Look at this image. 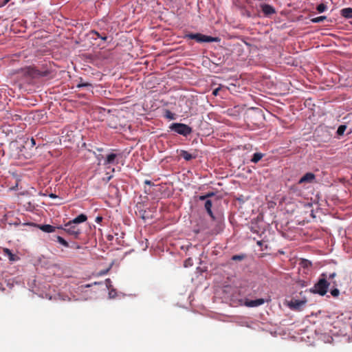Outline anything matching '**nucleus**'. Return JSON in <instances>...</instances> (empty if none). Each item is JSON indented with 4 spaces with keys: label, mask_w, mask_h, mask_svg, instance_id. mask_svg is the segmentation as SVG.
I'll list each match as a JSON object with an SVG mask.
<instances>
[{
    "label": "nucleus",
    "mask_w": 352,
    "mask_h": 352,
    "mask_svg": "<svg viewBox=\"0 0 352 352\" xmlns=\"http://www.w3.org/2000/svg\"><path fill=\"white\" fill-rule=\"evenodd\" d=\"M184 38L193 39V40H195L197 43H212V42H217L219 41V38L218 37L207 36V35L202 34L201 33L186 34L184 36Z\"/></svg>",
    "instance_id": "nucleus-1"
},
{
    "label": "nucleus",
    "mask_w": 352,
    "mask_h": 352,
    "mask_svg": "<svg viewBox=\"0 0 352 352\" xmlns=\"http://www.w3.org/2000/svg\"><path fill=\"white\" fill-rule=\"evenodd\" d=\"M329 285V283L324 277V274H322V277L320 278L314 286L310 289V292L314 294H318L320 296H324L327 292Z\"/></svg>",
    "instance_id": "nucleus-2"
},
{
    "label": "nucleus",
    "mask_w": 352,
    "mask_h": 352,
    "mask_svg": "<svg viewBox=\"0 0 352 352\" xmlns=\"http://www.w3.org/2000/svg\"><path fill=\"white\" fill-rule=\"evenodd\" d=\"M169 129L184 136H188L192 133V128L183 123H173L170 125Z\"/></svg>",
    "instance_id": "nucleus-3"
},
{
    "label": "nucleus",
    "mask_w": 352,
    "mask_h": 352,
    "mask_svg": "<svg viewBox=\"0 0 352 352\" xmlns=\"http://www.w3.org/2000/svg\"><path fill=\"white\" fill-rule=\"evenodd\" d=\"M63 230L69 234L73 236L75 239H78L79 235L81 234V230L78 226L71 221L65 224Z\"/></svg>",
    "instance_id": "nucleus-4"
},
{
    "label": "nucleus",
    "mask_w": 352,
    "mask_h": 352,
    "mask_svg": "<svg viewBox=\"0 0 352 352\" xmlns=\"http://www.w3.org/2000/svg\"><path fill=\"white\" fill-rule=\"evenodd\" d=\"M306 300L293 299L289 302V306L292 309L300 310L306 304Z\"/></svg>",
    "instance_id": "nucleus-5"
},
{
    "label": "nucleus",
    "mask_w": 352,
    "mask_h": 352,
    "mask_svg": "<svg viewBox=\"0 0 352 352\" xmlns=\"http://www.w3.org/2000/svg\"><path fill=\"white\" fill-rule=\"evenodd\" d=\"M3 254L8 256V259L11 262H15L20 259V257L15 254H13L12 251L8 248L3 249Z\"/></svg>",
    "instance_id": "nucleus-6"
},
{
    "label": "nucleus",
    "mask_w": 352,
    "mask_h": 352,
    "mask_svg": "<svg viewBox=\"0 0 352 352\" xmlns=\"http://www.w3.org/2000/svg\"><path fill=\"white\" fill-rule=\"evenodd\" d=\"M265 300L263 298H258L256 300H247L245 305L249 307H258L264 304Z\"/></svg>",
    "instance_id": "nucleus-7"
},
{
    "label": "nucleus",
    "mask_w": 352,
    "mask_h": 352,
    "mask_svg": "<svg viewBox=\"0 0 352 352\" xmlns=\"http://www.w3.org/2000/svg\"><path fill=\"white\" fill-rule=\"evenodd\" d=\"M315 179V175L312 173H307L299 180V184L311 183Z\"/></svg>",
    "instance_id": "nucleus-8"
},
{
    "label": "nucleus",
    "mask_w": 352,
    "mask_h": 352,
    "mask_svg": "<svg viewBox=\"0 0 352 352\" xmlns=\"http://www.w3.org/2000/svg\"><path fill=\"white\" fill-rule=\"evenodd\" d=\"M261 7L262 12L266 16H269V15L276 13V10L274 8V7H272V6H270L269 4L264 3V4H262L261 6Z\"/></svg>",
    "instance_id": "nucleus-9"
},
{
    "label": "nucleus",
    "mask_w": 352,
    "mask_h": 352,
    "mask_svg": "<svg viewBox=\"0 0 352 352\" xmlns=\"http://www.w3.org/2000/svg\"><path fill=\"white\" fill-rule=\"evenodd\" d=\"M117 157L118 155L115 153H110L107 155L104 160V165L118 164V162H115Z\"/></svg>",
    "instance_id": "nucleus-10"
},
{
    "label": "nucleus",
    "mask_w": 352,
    "mask_h": 352,
    "mask_svg": "<svg viewBox=\"0 0 352 352\" xmlns=\"http://www.w3.org/2000/svg\"><path fill=\"white\" fill-rule=\"evenodd\" d=\"M205 208L208 212V214L210 215V217L212 219H214V214H213V212L212 211V201L209 199L206 200V202H205Z\"/></svg>",
    "instance_id": "nucleus-11"
},
{
    "label": "nucleus",
    "mask_w": 352,
    "mask_h": 352,
    "mask_svg": "<svg viewBox=\"0 0 352 352\" xmlns=\"http://www.w3.org/2000/svg\"><path fill=\"white\" fill-rule=\"evenodd\" d=\"M87 217L84 214H80V215L77 216L76 218H74L73 220L70 221L72 223L74 224H78L80 223H83L85 221H87Z\"/></svg>",
    "instance_id": "nucleus-12"
},
{
    "label": "nucleus",
    "mask_w": 352,
    "mask_h": 352,
    "mask_svg": "<svg viewBox=\"0 0 352 352\" xmlns=\"http://www.w3.org/2000/svg\"><path fill=\"white\" fill-rule=\"evenodd\" d=\"M39 228L42 231L45 232H47V233H52V232H55V230H56V227L52 226L51 225H48V224L40 226Z\"/></svg>",
    "instance_id": "nucleus-13"
},
{
    "label": "nucleus",
    "mask_w": 352,
    "mask_h": 352,
    "mask_svg": "<svg viewBox=\"0 0 352 352\" xmlns=\"http://www.w3.org/2000/svg\"><path fill=\"white\" fill-rule=\"evenodd\" d=\"M341 15L345 18L351 19L352 18V8H343L340 10Z\"/></svg>",
    "instance_id": "nucleus-14"
},
{
    "label": "nucleus",
    "mask_w": 352,
    "mask_h": 352,
    "mask_svg": "<svg viewBox=\"0 0 352 352\" xmlns=\"http://www.w3.org/2000/svg\"><path fill=\"white\" fill-rule=\"evenodd\" d=\"M76 87L77 88L86 87L88 89H91L93 88V86L91 83L84 82L82 81V78H80V82H79V83L77 84ZM91 91H92V90H91ZM91 92L93 93V91H91Z\"/></svg>",
    "instance_id": "nucleus-15"
},
{
    "label": "nucleus",
    "mask_w": 352,
    "mask_h": 352,
    "mask_svg": "<svg viewBox=\"0 0 352 352\" xmlns=\"http://www.w3.org/2000/svg\"><path fill=\"white\" fill-rule=\"evenodd\" d=\"M180 156L182 157L186 161H190L192 159L195 157V156H193L191 153H188L186 151H184V150H182L181 151Z\"/></svg>",
    "instance_id": "nucleus-16"
},
{
    "label": "nucleus",
    "mask_w": 352,
    "mask_h": 352,
    "mask_svg": "<svg viewBox=\"0 0 352 352\" xmlns=\"http://www.w3.org/2000/svg\"><path fill=\"white\" fill-rule=\"evenodd\" d=\"M263 157V153H255L253 156H252V158L251 160V161L253 162V163H257L261 159L262 157Z\"/></svg>",
    "instance_id": "nucleus-17"
},
{
    "label": "nucleus",
    "mask_w": 352,
    "mask_h": 352,
    "mask_svg": "<svg viewBox=\"0 0 352 352\" xmlns=\"http://www.w3.org/2000/svg\"><path fill=\"white\" fill-rule=\"evenodd\" d=\"M164 117L168 120H175L176 118V116L175 113H172L170 110L166 109L164 111Z\"/></svg>",
    "instance_id": "nucleus-18"
},
{
    "label": "nucleus",
    "mask_w": 352,
    "mask_h": 352,
    "mask_svg": "<svg viewBox=\"0 0 352 352\" xmlns=\"http://www.w3.org/2000/svg\"><path fill=\"white\" fill-rule=\"evenodd\" d=\"M245 257L246 256L244 254H236L232 256L231 260L234 261H243Z\"/></svg>",
    "instance_id": "nucleus-19"
},
{
    "label": "nucleus",
    "mask_w": 352,
    "mask_h": 352,
    "mask_svg": "<svg viewBox=\"0 0 352 352\" xmlns=\"http://www.w3.org/2000/svg\"><path fill=\"white\" fill-rule=\"evenodd\" d=\"M347 126L345 124L340 125L337 130V135L338 137L342 135L346 131Z\"/></svg>",
    "instance_id": "nucleus-20"
},
{
    "label": "nucleus",
    "mask_w": 352,
    "mask_h": 352,
    "mask_svg": "<svg viewBox=\"0 0 352 352\" xmlns=\"http://www.w3.org/2000/svg\"><path fill=\"white\" fill-rule=\"evenodd\" d=\"M57 241L59 243H60L61 245H63V246L66 247V248L69 247L68 242L67 241H65L63 237H61L60 236H57Z\"/></svg>",
    "instance_id": "nucleus-21"
},
{
    "label": "nucleus",
    "mask_w": 352,
    "mask_h": 352,
    "mask_svg": "<svg viewBox=\"0 0 352 352\" xmlns=\"http://www.w3.org/2000/svg\"><path fill=\"white\" fill-rule=\"evenodd\" d=\"M300 265L303 267H308L309 266H311V263L308 260H306V259H302L300 262Z\"/></svg>",
    "instance_id": "nucleus-22"
},
{
    "label": "nucleus",
    "mask_w": 352,
    "mask_h": 352,
    "mask_svg": "<svg viewBox=\"0 0 352 352\" xmlns=\"http://www.w3.org/2000/svg\"><path fill=\"white\" fill-rule=\"evenodd\" d=\"M326 19V16H320L316 18H314L311 19V21L314 23H319L322 21L324 19Z\"/></svg>",
    "instance_id": "nucleus-23"
},
{
    "label": "nucleus",
    "mask_w": 352,
    "mask_h": 352,
    "mask_svg": "<svg viewBox=\"0 0 352 352\" xmlns=\"http://www.w3.org/2000/svg\"><path fill=\"white\" fill-rule=\"evenodd\" d=\"M340 294V291L337 288L331 289V296L333 297H338Z\"/></svg>",
    "instance_id": "nucleus-24"
},
{
    "label": "nucleus",
    "mask_w": 352,
    "mask_h": 352,
    "mask_svg": "<svg viewBox=\"0 0 352 352\" xmlns=\"http://www.w3.org/2000/svg\"><path fill=\"white\" fill-rule=\"evenodd\" d=\"M326 8V6L324 5V4H320L318 8H317V10L320 12H322Z\"/></svg>",
    "instance_id": "nucleus-25"
},
{
    "label": "nucleus",
    "mask_w": 352,
    "mask_h": 352,
    "mask_svg": "<svg viewBox=\"0 0 352 352\" xmlns=\"http://www.w3.org/2000/svg\"><path fill=\"white\" fill-rule=\"evenodd\" d=\"M213 194L211 193V194H208L207 195H205V196H201L200 197V199L201 200H204L206 199L207 197H210V196H212Z\"/></svg>",
    "instance_id": "nucleus-26"
},
{
    "label": "nucleus",
    "mask_w": 352,
    "mask_h": 352,
    "mask_svg": "<svg viewBox=\"0 0 352 352\" xmlns=\"http://www.w3.org/2000/svg\"><path fill=\"white\" fill-rule=\"evenodd\" d=\"M102 221V217H100V216H98L96 218V221L98 223H100L101 221Z\"/></svg>",
    "instance_id": "nucleus-27"
},
{
    "label": "nucleus",
    "mask_w": 352,
    "mask_h": 352,
    "mask_svg": "<svg viewBox=\"0 0 352 352\" xmlns=\"http://www.w3.org/2000/svg\"><path fill=\"white\" fill-rule=\"evenodd\" d=\"M91 33H92V34H95V35H96V36H97V37H98V38H100V37L102 36V35H101L99 32H98L97 31H92V32H91Z\"/></svg>",
    "instance_id": "nucleus-28"
},
{
    "label": "nucleus",
    "mask_w": 352,
    "mask_h": 352,
    "mask_svg": "<svg viewBox=\"0 0 352 352\" xmlns=\"http://www.w3.org/2000/svg\"><path fill=\"white\" fill-rule=\"evenodd\" d=\"M144 184H147V185H149V186L153 185V183L152 182H151L150 180H145L144 181Z\"/></svg>",
    "instance_id": "nucleus-29"
},
{
    "label": "nucleus",
    "mask_w": 352,
    "mask_h": 352,
    "mask_svg": "<svg viewBox=\"0 0 352 352\" xmlns=\"http://www.w3.org/2000/svg\"><path fill=\"white\" fill-rule=\"evenodd\" d=\"M220 88H217L215 89L213 92H212V94L214 95V96H217L218 94V92L219 91Z\"/></svg>",
    "instance_id": "nucleus-30"
},
{
    "label": "nucleus",
    "mask_w": 352,
    "mask_h": 352,
    "mask_svg": "<svg viewBox=\"0 0 352 352\" xmlns=\"http://www.w3.org/2000/svg\"><path fill=\"white\" fill-rule=\"evenodd\" d=\"M109 270L101 271L99 274L100 275H104L106 274L108 272Z\"/></svg>",
    "instance_id": "nucleus-31"
},
{
    "label": "nucleus",
    "mask_w": 352,
    "mask_h": 352,
    "mask_svg": "<svg viewBox=\"0 0 352 352\" xmlns=\"http://www.w3.org/2000/svg\"><path fill=\"white\" fill-rule=\"evenodd\" d=\"M31 143L32 146L36 144L35 140L33 138L31 139Z\"/></svg>",
    "instance_id": "nucleus-32"
},
{
    "label": "nucleus",
    "mask_w": 352,
    "mask_h": 352,
    "mask_svg": "<svg viewBox=\"0 0 352 352\" xmlns=\"http://www.w3.org/2000/svg\"><path fill=\"white\" fill-rule=\"evenodd\" d=\"M50 197H51V198H56L57 196L55 194L51 193L50 195Z\"/></svg>",
    "instance_id": "nucleus-33"
},
{
    "label": "nucleus",
    "mask_w": 352,
    "mask_h": 352,
    "mask_svg": "<svg viewBox=\"0 0 352 352\" xmlns=\"http://www.w3.org/2000/svg\"><path fill=\"white\" fill-rule=\"evenodd\" d=\"M100 38L103 41H106L107 39V37L106 36H101Z\"/></svg>",
    "instance_id": "nucleus-34"
},
{
    "label": "nucleus",
    "mask_w": 352,
    "mask_h": 352,
    "mask_svg": "<svg viewBox=\"0 0 352 352\" xmlns=\"http://www.w3.org/2000/svg\"><path fill=\"white\" fill-rule=\"evenodd\" d=\"M105 282L107 283V285H108V284L111 283V280L109 278H107L106 279Z\"/></svg>",
    "instance_id": "nucleus-35"
},
{
    "label": "nucleus",
    "mask_w": 352,
    "mask_h": 352,
    "mask_svg": "<svg viewBox=\"0 0 352 352\" xmlns=\"http://www.w3.org/2000/svg\"><path fill=\"white\" fill-rule=\"evenodd\" d=\"M251 231L253 232L254 233H257V230L254 229L253 228H251Z\"/></svg>",
    "instance_id": "nucleus-36"
},
{
    "label": "nucleus",
    "mask_w": 352,
    "mask_h": 352,
    "mask_svg": "<svg viewBox=\"0 0 352 352\" xmlns=\"http://www.w3.org/2000/svg\"><path fill=\"white\" fill-rule=\"evenodd\" d=\"M10 0H4L3 5L8 3Z\"/></svg>",
    "instance_id": "nucleus-37"
},
{
    "label": "nucleus",
    "mask_w": 352,
    "mask_h": 352,
    "mask_svg": "<svg viewBox=\"0 0 352 352\" xmlns=\"http://www.w3.org/2000/svg\"><path fill=\"white\" fill-rule=\"evenodd\" d=\"M335 276H336L335 273H331V279L333 278Z\"/></svg>",
    "instance_id": "nucleus-38"
},
{
    "label": "nucleus",
    "mask_w": 352,
    "mask_h": 352,
    "mask_svg": "<svg viewBox=\"0 0 352 352\" xmlns=\"http://www.w3.org/2000/svg\"><path fill=\"white\" fill-rule=\"evenodd\" d=\"M257 244H258V245H261V241H258V242H257Z\"/></svg>",
    "instance_id": "nucleus-39"
},
{
    "label": "nucleus",
    "mask_w": 352,
    "mask_h": 352,
    "mask_svg": "<svg viewBox=\"0 0 352 352\" xmlns=\"http://www.w3.org/2000/svg\"><path fill=\"white\" fill-rule=\"evenodd\" d=\"M98 151H102V148H98Z\"/></svg>",
    "instance_id": "nucleus-40"
}]
</instances>
